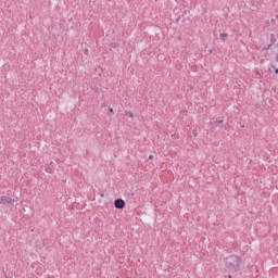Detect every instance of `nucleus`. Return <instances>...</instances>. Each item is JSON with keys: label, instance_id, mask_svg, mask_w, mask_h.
Returning a JSON list of instances; mask_svg holds the SVG:
<instances>
[{"label": "nucleus", "instance_id": "obj_1", "mask_svg": "<svg viewBox=\"0 0 278 278\" xmlns=\"http://www.w3.org/2000/svg\"><path fill=\"white\" fill-rule=\"evenodd\" d=\"M225 266L228 270H240L242 268V258L237 255H230L225 258Z\"/></svg>", "mask_w": 278, "mask_h": 278}, {"label": "nucleus", "instance_id": "obj_2", "mask_svg": "<svg viewBox=\"0 0 278 278\" xmlns=\"http://www.w3.org/2000/svg\"><path fill=\"white\" fill-rule=\"evenodd\" d=\"M16 201H18V198L12 199L8 195L0 197V205H13Z\"/></svg>", "mask_w": 278, "mask_h": 278}, {"label": "nucleus", "instance_id": "obj_3", "mask_svg": "<svg viewBox=\"0 0 278 278\" xmlns=\"http://www.w3.org/2000/svg\"><path fill=\"white\" fill-rule=\"evenodd\" d=\"M114 206H115L116 210H123V207H125V200L116 199L114 201Z\"/></svg>", "mask_w": 278, "mask_h": 278}, {"label": "nucleus", "instance_id": "obj_4", "mask_svg": "<svg viewBox=\"0 0 278 278\" xmlns=\"http://www.w3.org/2000/svg\"><path fill=\"white\" fill-rule=\"evenodd\" d=\"M125 116H129V118H134V113H131V111H125Z\"/></svg>", "mask_w": 278, "mask_h": 278}, {"label": "nucleus", "instance_id": "obj_5", "mask_svg": "<svg viewBox=\"0 0 278 278\" xmlns=\"http://www.w3.org/2000/svg\"><path fill=\"white\" fill-rule=\"evenodd\" d=\"M219 36L222 39L225 40L226 38H228L229 35L227 33H222Z\"/></svg>", "mask_w": 278, "mask_h": 278}, {"label": "nucleus", "instance_id": "obj_6", "mask_svg": "<svg viewBox=\"0 0 278 278\" xmlns=\"http://www.w3.org/2000/svg\"><path fill=\"white\" fill-rule=\"evenodd\" d=\"M111 47H112L113 49H116V48L118 47V43L112 42V43H111Z\"/></svg>", "mask_w": 278, "mask_h": 278}, {"label": "nucleus", "instance_id": "obj_7", "mask_svg": "<svg viewBox=\"0 0 278 278\" xmlns=\"http://www.w3.org/2000/svg\"><path fill=\"white\" fill-rule=\"evenodd\" d=\"M46 173L51 174V173H53V169H52L51 167H47V168H46Z\"/></svg>", "mask_w": 278, "mask_h": 278}, {"label": "nucleus", "instance_id": "obj_8", "mask_svg": "<svg viewBox=\"0 0 278 278\" xmlns=\"http://www.w3.org/2000/svg\"><path fill=\"white\" fill-rule=\"evenodd\" d=\"M271 42L274 43L275 41H276V39H275V35H271Z\"/></svg>", "mask_w": 278, "mask_h": 278}, {"label": "nucleus", "instance_id": "obj_9", "mask_svg": "<svg viewBox=\"0 0 278 278\" xmlns=\"http://www.w3.org/2000/svg\"><path fill=\"white\" fill-rule=\"evenodd\" d=\"M149 160H153V154H151V155L149 156Z\"/></svg>", "mask_w": 278, "mask_h": 278}, {"label": "nucleus", "instance_id": "obj_10", "mask_svg": "<svg viewBox=\"0 0 278 278\" xmlns=\"http://www.w3.org/2000/svg\"><path fill=\"white\" fill-rule=\"evenodd\" d=\"M270 47H273V43L268 45L267 49H270Z\"/></svg>", "mask_w": 278, "mask_h": 278}, {"label": "nucleus", "instance_id": "obj_11", "mask_svg": "<svg viewBox=\"0 0 278 278\" xmlns=\"http://www.w3.org/2000/svg\"><path fill=\"white\" fill-rule=\"evenodd\" d=\"M109 112H114V109H109Z\"/></svg>", "mask_w": 278, "mask_h": 278}, {"label": "nucleus", "instance_id": "obj_12", "mask_svg": "<svg viewBox=\"0 0 278 278\" xmlns=\"http://www.w3.org/2000/svg\"><path fill=\"white\" fill-rule=\"evenodd\" d=\"M217 123H223V119H219Z\"/></svg>", "mask_w": 278, "mask_h": 278}, {"label": "nucleus", "instance_id": "obj_13", "mask_svg": "<svg viewBox=\"0 0 278 278\" xmlns=\"http://www.w3.org/2000/svg\"><path fill=\"white\" fill-rule=\"evenodd\" d=\"M257 75H258L260 77H262V75H261L260 73H257Z\"/></svg>", "mask_w": 278, "mask_h": 278}, {"label": "nucleus", "instance_id": "obj_14", "mask_svg": "<svg viewBox=\"0 0 278 278\" xmlns=\"http://www.w3.org/2000/svg\"><path fill=\"white\" fill-rule=\"evenodd\" d=\"M275 73L277 74V73H278V70H276Z\"/></svg>", "mask_w": 278, "mask_h": 278}, {"label": "nucleus", "instance_id": "obj_15", "mask_svg": "<svg viewBox=\"0 0 278 278\" xmlns=\"http://www.w3.org/2000/svg\"><path fill=\"white\" fill-rule=\"evenodd\" d=\"M228 278H231V275H230V276H228Z\"/></svg>", "mask_w": 278, "mask_h": 278}]
</instances>
